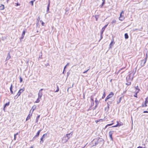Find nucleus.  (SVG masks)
I'll use <instances>...</instances> for the list:
<instances>
[{
  "label": "nucleus",
  "instance_id": "20e7f679",
  "mask_svg": "<svg viewBox=\"0 0 148 148\" xmlns=\"http://www.w3.org/2000/svg\"><path fill=\"white\" fill-rule=\"evenodd\" d=\"M68 138H67L66 136H65L63 137L62 140V142L63 143H65L68 141Z\"/></svg>",
  "mask_w": 148,
  "mask_h": 148
},
{
  "label": "nucleus",
  "instance_id": "9b49d317",
  "mask_svg": "<svg viewBox=\"0 0 148 148\" xmlns=\"http://www.w3.org/2000/svg\"><path fill=\"white\" fill-rule=\"evenodd\" d=\"M114 42L113 40L111 42L110 44V48H112V45H114Z\"/></svg>",
  "mask_w": 148,
  "mask_h": 148
},
{
  "label": "nucleus",
  "instance_id": "4468645a",
  "mask_svg": "<svg viewBox=\"0 0 148 148\" xmlns=\"http://www.w3.org/2000/svg\"><path fill=\"white\" fill-rule=\"evenodd\" d=\"M108 106L107 107H106L105 108V110H107V111H108V110H109V104H108Z\"/></svg>",
  "mask_w": 148,
  "mask_h": 148
},
{
  "label": "nucleus",
  "instance_id": "bb28decb",
  "mask_svg": "<svg viewBox=\"0 0 148 148\" xmlns=\"http://www.w3.org/2000/svg\"><path fill=\"white\" fill-rule=\"evenodd\" d=\"M49 7H47V13H48L49 12Z\"/></svg>",
  "mask_w": 148,
  "mask_h": 148
},
{
  "label": "nucleus",
  "instance_id": "4c0bfd02",
  "mask_svg": "<svg viewBox=\"0 0 148 148\" xmlns=\"http://www.w3.org/2000/svg\"><path fill=\"white\" fill-rule=\"evenodd\" d=\"M50 1H49V3H48V6H47L48 7H49L50 6Z\"/></svg>",
  "mask_w": 148,
  "mask_h": 148
},
{
  "label": "nucleus",
  "instance_id": "680f3d73",
  "mask_svg": "<svg viewBox=\"0 0 148 148\" xmlns=\"http://www.w3.org/2000/svg\"><path fill=\"white\" fill-rule=\"evenodd\" d=\"M95 102H96V103H97V99H96V100H95Z\"/></svg>",
  "mask_w": 148,
  "mask_h": 148
},
{
  "label": "nucleus",
  "instance_id": "37998d69",
  "mask_svg": "<svg viewBox=\"0 0 148 148\" xmlns=\"http://www.w3.org/2000/svg\"><path fill=\"white\" fill-rule=\"evenodd\" d=\"M137 93H136L135 95H134V96L135 97H137Z\"/></svg>",
  "mask_w": 148,
  "mask_h": 148
},
{
  "label": "nucleus",
  "instance_id": "39448f33",
  "mask_svg": "<svg viewBox=\"0 0 148 148\" xmlns=\"http://www.w3.org/2000/svg\"><path fill=\"white\" fill-rule=\"evenodd\" d=\"M43 89H41L39 91V93H38V97L39 98L41 99L42 96V91L43 90Z\"/></svg>",
  "mask_w": 148,
  "mask_h": 148
},
{
  "label": "nucleus",
  "instance_id": "0eeeda50",
  "mask_svg": "<svg viewBox=\"0 0 148 148\" xmlns=\"http://www.w3.org/2000/svg\"><path fill=\"white\" fill-rule=\"evenodd\" d=\"M114 131H110L109 132V136L111 139V140H112V134L114 133Z\"/></svg>",
  "mask_w": 148,
  "mask_h": 148
},
{
  "label": "nucleus",
  "instance_id": "ddd939ff",
  "mask_svg": "<svg viewBox=\"0 0 148 148\" xmlns=\"http://www.w3.org/2000/svg\"><path fill=\"white\" fill-rule=\"evenodd\" d=\"M146 60L145 59V60H143L141 61V63L143 64V65H144V64H145V63L146 62Z\"/></svg>",
  "mask_w": 148,
  "mask_h": 148
},
{
  "label": "nucleus",
  "instance_id": "f704fd0d",
  "mask_svg": "<svg viewBox=\"0 0 148 148\" xmlns=\"http://www.w3.org/2000/svg\"><path fill=\"white\" fill-rule=\"evenodd\" d=\"M113 124V123H112L111 124H108L107 125V126H110L112 125Z\"/></svg>",
  "mask_w": 148,
  "mask_h": 148
},
{
  "label": "nucleus",
  "instance_id": "2eb2a0df",
  "mask_svg": "<svg viewBox=\"0 0 148 148\" xmlns=\"http://www.w3.org/2000/svg\"><path fill=\"white\" fill-rule=\"evenodd\" d=\"M9 102L8 103H6L5 104V105H4V108L3 109V110H4V111H5V107L7 106H9Z\"/></svg>",
  "mask_w": 148,
  "mask_h": 148
},
{
  "label": "nucleus",
  "instance_id": "f8f14e48",
  "mask_svg": "<svg viewBox=\"0 0 148 148\" xmlns=\"http://www.w3.org/2000/svg\"><path fill=\"white\" fill-rule=\"evenodd\" d=\"M42 130H39L38 132H37V133L36 134V135L35 136V137H37L40 134V132Z\"/></svg>",
  "mask_w": 148,
  "mask_h": 148
},
{
  "label": "nucleus",
  "instance_id": "338daca9",
  "mask_svg": "<svg viewBox=\"0 0 148 148\" xmlns=\"http://www.w3.org/2000/svg\"><path fill=\"white\" fill-rule=\"evenodd\" d=\"M17 5H18V3H17Z\"/></svg>",
  "mask_w": 148,
  "mask_h": 148
},
{
  "label": "nucleus",
  "instance_id": "1a4fd4ad",
  "mask_svg": "<svg viewBox=\"0 0 148 148\" xmlns=\"http://www.w3.org/2000/svg\"><path fill=\"white\" fill-rule=\"evenodd\" d=\"M71 134V135H72V134L71 133L69 134H67L66 135V136L67 137V138H68V140L70 138V137L69 136V135Z\"/></svg>",
  "mask_w": 148,
  "mask_h": 148
},
{
  "label": "nucleus",
  "instance_id": "dca6fc26",
  "mask_svg": "<svg viewBox=\"0 0 148 148\" xmlns=\"http://www.w3.org/2000/svg\"><path fill=\"white\" fill-rule=\"evenodd\" d=\"M25 32L24 31L23 32V33H22V36L21 38V39H23L24 37V35L25 34Z\"/></svg>",
  "mask_w": 148,
  "mask_h": 148
},
{
  "label": "nucleus",
  "instance_id": "c85d7f7f",
  "mask_svg": "<svg viewBox=\"0 0 148 148\" xmlns=\"http://www.w3.org/2000/svg\"><path fill=\"white\" fill-rule=\"evenodd\" d=\"M39 117H40V115H39L37 117V118H36V122H37L38 120V119L39 118Z\"/></svg>",
  "mask_w": 148,
  "mask_h": 148
},
{
  "label": "nucleus",
  "instance_id": "864d4df0",
  "mask_svg": "<svg viewBox=\"0 0 148 148\" xmlns=\"http://www.w3.org/2000/svg\"><path fill=\"white\" fill-rule=\"evenodd\" d=\"M143 112L144 113H148V111H144Z\"/></svg>",
  "mask_w": 148,
  "mask_h": 148
},
{
  "label": "nucleus",
  "instance_id": "c756f323",
  "mask_svg": "<svg viewBox=\"0 0 148 148\" xmlns=\"http://www.w3.org/2000/svg\"><path fill=\"white\" fill-rule=\"evenodd\" d=\"M116 21L115 20H113L112 21V24H113V23H116Z\"/></svg>",
  "mask_w": 148,
  "mask_h": 148
},
{
  "label": "nucleus",
  "instance_id": "f3484780",
  "mask_svg": "<svg viewBox=\"0 0 148 148\" xmlns=\"http://www.w3.org/2000/svg\"><path fill=\"white\" fill-rule=\"evenodd\" d=\"M148 102V101L147 100V98H146L145 99V107H146L147 106L146 103H147Z\"/></svg>",
  "mask_w": 148,
  "mask_h": 148
},
{
  "label": "nucleus",
  "instance_id": "a19ab883",
  "mask_svg": "<svg viewBox=\"0 0 148 148\" xmlns=\"http://www.w3.org/2000/svg\"><path fill=\"white\" fill-rule=\"evenodd\" d=\"M91 100H92V101H94V100H93V98L92 97H91Z\"/></svg>",
  "mask_w": 148,
  "mask_h": 148
},
{
  "label": "nucleus",
  "instance_id": "0e129e2a",
  "mask_svg": "<svg viewBox=\"0 0 148 148\" xmlns=\"http://www.w3.org/2000/svg\"><path fill=\"white\" fill-rule=\"evenodd\" d=\"M40 19V18L39 17L37 19L38 20H39Z\"/></svg>",
  "mask_w": 148,
  "mask_h": 148
},
{
  "label": "nucleus",
  "instance_id": "69168bd1",
  "mask_svg": "<svg viewBox=\"0 0 148 148\" xmlns=\"http://www.w3.org/2000/svg\"><path fill=\"white\" fill-rule=\"evenodd\" d=\"M9 0H7V2H8Z\"/></svg>",
  "mask_w": 148,
  "mask_h": 148
},
{
  "label": "nucleus",
  "instance_id": "b1692460",
  "mask_svg": "<svg viewBox=\"0 0 148 148\" xmlns=\"http://www.w3.org/2000/svg\"><path fill=\"white\" fill-rule=\"evenodd\" d=\"M43 139L42 138H40V143L41 144H42V143H43Z\"/></svg>",
  "mask_w": 148,
  "mask_h": 148
},
{
  "label": "nucleus",
  "instance_id": "4d7b16f0",
  "mask_svg": "<svg viewBox=\"0 0 148 148\" xmlns=\"http://www.w3.org/2000/svg\"><path fill=\"white\" fill-rule=\"evenodd\" d=\"M69 64V63H68L66 65V66H67Z\"/></svg>",
  "mask_w": 148,
  "mask_h": 148
},
{
  "label": "nucleus",
  "instance_id": "6e6552de",
  "mask_svg": "<svg viewBox=\"0 0 148 148\" xmlns=\"http://www.w3.org/2000/svg\"><path fill=\"white\" fill-rule=\"evenodd\" d=\"M36 105H34L32 108L31 110L30 111V112L32 110V113H33V112H34V110L36 109Z\"/></svg>",
  "mask_w": 148,
  "mask_h": 148
},
{
  "label": "nucleus",
  "instance_id": "473e14b6",
  "mask_svg": "<svg viewBox=\"0 0 148 148\" xmlns=\"http://www.w3.org/2000/svg\"><path fill=\"white\" fill-rule=\"evenodd\" d=\"M59 90V88L58 87V86H57V90L55 91V92H58Z\"/></svg>",
  "mask_w": 148,
  "mask_h": 148
},
{
  "label": "nucleus",
  "instance_id": "cd10ccee",
  "mask_svg": "<svg viewBox=\"0 0 148 148\" xmlns=\"http://www.w3.org/2000/svg\"><path fill=\"white\" fill-rule=\"evenodd\" d=\"M19 79H20V83H21L23 81V79L21 77H20V78H19Z\"/></svg>",
  "mask_w": 148,
  "mask_h": 148
},
{
  "label": "nucleus",
  "instance_id": "09e8293b",
  "mask_svg": "<svg viewBox=\"0 0 148 148\" xmlns=\"http://www.w3.org/2000/svg\"><path fill=\"white\" fill-rule=\"evenodd\" d=\"M10 56H9V57H8L7 58V59H8V60L10 58Z\"/></svg>",
  "mask_w": 148,
  "mask_h": 148
},
{
  "label": "nucleus",
  "instance_id": "3c124183",
  "mask_svg": "<svg viewBox=\"0 0 148 148\" xmlns=\"http://www.w3.org/2000/svg\"><path fill=\"white\" fill-rule=\"evenodd\" d=\"M139 148H146L145 147H142L139 146Z\"/></svg>",
  "mask_w": 148,
  "mask_h": 148
},
{
  "label": "nucleus",
  "instance_id": "423d86ee",
  "mask_svg": "<svg viewBox=\"0 0 148 148\" xmlns=\"http://www.w3.org/2000/svg\"><path fill=\"white\" fill-rule=\"evenodd\" d=\"M24 88L20 89L17 94L18 96H19L21 94L24 90Z\"/></svg>",
  "mask_w": 148,
  "mask_h": 148
},
{
  "label": "nucleus",
  "instance_id": "ea45409f",
  "mask_svg": "<svg viewBox=\"0 0 148 148\" xmlns=\"http://www.w3.org/2000/svg\"><path fill=\"white\" fill-rule=\"evenodd\" d=\"M147 53L146 55V57H145V59L147 60Z\"/></svg>",
  "mask_w": 148,
  "mask_h": 148
},
{
  "label": "nucleus",
  "instance_id": "a878e982",
  "mask_svg": "<svg viewBox=\"0 0 148 148\" xmlns=\"http://www.w3.org/2000/svg\"><path fill=\"white\" fill-rule=\"evenodd\" d=\"M106 96V94H105V91L103 92V96L102 97V98L103 99Z\"/></svg>",
  "mask_w": 148,
  "mask_h": 148
},
{
  "label": "nucleus",
  "instance_id": "49530a36",
  "mask_svg": "<svg viewBox=\"0 0 148 148\" xmlns=\"http://www.w3.org/2000/svg\"><path fill=\"white\" fill-rule=\"evenodd\" d=\"M89 70V69H88V70H86V71H85L84 72H83V73H86V72H87L88 71V70Z\"/></svg>",
  "mask_w": 148,
  "mask_h": 148
},
{
  "label": "nucleus",
  "instance_id": "13d9d810",
  "mask_svg": "<svg viewBox=\"0 0 148 148\" xmlns=\"http://www.w3.org/2000/svg\"><path fill=\"white\" fill-rule=\"evenodd\" d=\"M132 125H133V120H132Z\"/></svg>",
  "mask_w": 148,
  "mask_h": 148
},
{
  "label": "nucleus",
  "instance_id": "7ed1b4c3",
  "mask_svg": "<svg viewBox=\"0 0 148 148\" xmlns=\"http://www.w3.org/2000/svg\"><path fill=\"white\" fill-rule=\"evenodd\" d=\"M114 95V93L112 92H110L109 94L106 98L105 101H106V100L109 99L112 97Z\"/></svg>",
  "mask_w": 148,
  "mask_h": 148
},
{
  "label": "nucleus",
  "instance_id": "774afa93",
  "mask_svg": "<svg viewBox=\"0 0 148 148\" xmlns=\"http://www.w3.org/2000/svg\"><path fill=\"white\" fill-rule=\"evenodd\" d=\"M37 32H38V31Z\"/></svg>",
  "mask_w": 148,
  "mask_h": 148
},
{
  "label": "nucleus",
  "instance_id": "c03bdc74",
  "mask_svg": "<svg viewBox=\"0 0 148 148\" xmlns=\"http://www.w3.org/2000/svg\"><path fill=\"white\" fill-rule=\"evenodd\" d=\"M42 26H44V25H45V23L43 22H42Z\"/></svg>",
  "mask_w": 148,
  "mask_h": 148
},
{
  "label": "nucleus",
  "instance_id": "aec40b11",
  "mask_svg": "<svg viewBox=\"0 0 148 148\" xmlns=\"http://www.w3.org/2000/svg\"><path fill=\"white\" fill-rule=\"evenodd\" d=\"M31 115L30 116V114H29L27 117L26 119V121H27L28 120H29V119H30L31 117Z\"/></svg>",
  "mask_w": 148,
  "mask_h": 148
},
{
  "label": "nucleus",
  "instance_id": "79ce46f5",
  "mask_svg": "<svg viewBox=\"0 0 148 148\" xmlns=\"http://www.w3.org/2000/svg\"><path fill=\"white\" fill-rule=\"evenodd\" d=\"M108 25V24L105 25L103 27V28H104L105 29H106V28L107 27V25Z\"/></svg>",
  "mask_w": 148,
  "mask_h": 148
},
{
  "label": "nucleus",
  "instance_id": "bf43d9fd",
  "mask_svg": "<svg viewBox=\"0 0 148 148\" xmlns=\"http://www.w3.org/2000/svg\"><path fill=\"white\" fill-rule=\"evenodd\" d=\"M108 126H107V125H106L105 126V128H104V129H106Z\"/></svg>",
  "mask_w": 148,
  "mask_h": 148
},
{
  "label": "nucleus",
  "instance_id": "e2e57ef3",
  "mask_svg": "<svg viewBox=\"0 0 148 148\" xmlns=\"http://www.w3.org/2000/svg\"><path fill=\"white\" fill-rule=\"evenodd\" d=\"M33 146H31V147H30L29 148H33Z\"/></svg>",
  "mask_w": 148,
  "mask_h": 148
},
{
  "label": "nucleus",
  "instance_id": "c9c22d12",
  "mask_svg": "<svg viewBox=\"0 0 148 148\" xmlns=\"http://www.w3.org/2000/svg\"><path fill=\"white\" fill-rule=\"evenodd\" d=\"M47 135V134H44L42 136V138H43V139L45 137V135Z\"/></svg>",
  "mask_w": 148,
  "mask_h": 148
},
{
  "label": "nucleus",
  "instance_id": "5fc2aeb1",
  "mask_svg": "<svg viewBox=\"0 0 148 148\" xmlns=\"http://www.w3.org/2000/svg\"><path fill=\"white\" fill-rule=\"evenodd\" d=\"M66 66H65L64 67V69L66 68ZM64 73V71H63V73Z\"/></svg>",
  "mask_w": 148,
  "mask_h": 148
},
{
  "label": "nucleus",
  "instance_id": "58836bf2",
  "mask_svg": "<svg viewBox=\"0 0 148 148\" xmlns=\"http://www.w3.org/2000/svg\"><path fill=\"white\" fill-rule=\"evenodd\" d=\"M104 1H103L101 5V7H102L104 5Z\"/></svg>",
  "mask_w": 148,
  "mask_h": 148
},
{
  "label": "nucleus",
  "instance_id": "4be33fe9",
  "mask_svg": "<svg viewBox=\"0 0 148 148\" xmlns=\"http://www.w3.org/2000/svg\"><path fill=\"white\" fill-rule=\"evenodd\" d=\"M39 99H40L38 97V98L37 99L36 101L35 102V103H39L40 101V100H39Z\"/></svg>",
  "mask_w": 148,
  "mask_h": 148
},
{
  "label": "nucleus",
  "instance_id": "412c9836",
  "mask_svg": "<svg viewBox=\"0 0 148 148\" xmlns=\"http://www.w3.org/2000/svg\"><path fill=\"white\" fill-rule=\"evenodd\" d=\"M125 39H127L128 38V36L127 33L125 34Z\"/></svg>",
  "mask_w": 148,
  "mask_h": 148
},
{
  "label": "nucleus",
  "instance_id": "f03ea898",
  "mask_svg": "<svg viewBox=\"0 0 148 148\" xmlns=\"http://www.w3.org/2000/svg\"><path fill=\"white\" fill-rule=\"evenodd\" d=\"M124 13L123 11H122L120 14V16L119 18V20L122 21L125 18L124 16Z\"/></svg>",
  "mask_w": 148,
  "mask_h": 148
},
{
  "label": "nucleus",
  "instance_id": "393cba45",
  "mask_svg": "<svg viewBox=\"0 0 148 148\" xmlns=\"http://www.w3.org/2000/svg\"><path fill=\"white\" fill-rule=\"evenodd\" d=\"M121 99H122V97H120L119 99V101H117V103H119L121 102Z\"/></svg>",
  "mask_w": 148,
  "mask_h": 148
},
{
  "label": "nucleus",
  "instance_id": "f257e3e1",
  "mask_svg": "<svg viewBox=\"0 0 148 148\" xmlns=\"http://www.w3.org/2000/svg\"><path fill=\"white\" fill-rule=\"evenodd\" d=\"M133 75L130 74L129 75L126 77V79L127 82L132 81L133 79Z\"/></svg>",
  "mask_w": 148,
  "mask_h": 148
},
{
  "label": "nucleus",
  "instance_id": "6ab92c4d",
  "mask_svg": "<svg viewBox=\"0 0 148 148\" xmlns=\"http://www.w3.org/2000/svg\"><path fill=\"white\" fill-rule=\"evenodd\" d=\"M105 29L103 27L101 30V35H102V34H103V32L105 30Z\"/></svg>",
  "mask_w": 148,
  "mask_h": 148
},
{
  "label": "nucleus",
  "instance_id": "de8ad7c7",
  "mask_svg": "<svg viewBox=\"0 0 148 148\" xmlns=\"http://www.w3.org/2000/svg\"><path fill=\"white\" fill-rule=\"evenodd\" d=\"M101 120V119L100 120H96L95 121V122L96 123H98V122H99V121H100Z\"/></svg>",
  "mask_w": 148,
  "mask_h": 148
},
{
  "label": "nucleus",
  "instance_id": "052dcab7",
  "mask_svg": "<svg viewBox=\"0 0 148 148\" xmlns=\"http://www.w3.org/2000/svg\"><path fill=\"white\" fill-rule=\"evenodd\" d=\"M101 39H102V35H101Z\"/></svg>",
  "mask_w": 148,
  "mask_h": 148
},
{
  "label": "nucleus",
  "instance_id": "5701e85b",
  "mask_svg": "<svg viewBox=\"0 0 148 148\" xmlns=\"http://www.w3.org/2000/svg\"><path fill=\"white\" fill-rule=\"evenodd\" d=\"M117 123H118V125L119 127L120 126H122V125H123V123H119L118 122H117Z\"/></svg>",
  "mask_w": 148,
  "mask_h": 148
},
{
  "label": "nucleus",
  "instance_id": "2f4dec72",
  "mask_svg": "<svg viewBox=\"0 0 148 148\" xmlns=\"http://www.w3.org/2000/svg\"><path fill=\"white\" fill-rule=\"evenodd\" d=\"M29 3L30 4H31L32 5H33V1H31Z\"/></svg>",
  "mask_w": 148,
  "mask_h": 148
},
{
  "label": "nucleus",
  "instance_id": "a211bd4d",
  "mask_svg": "<svg viewBox=\"0 0 148 148\" xmlns=\"http://www.w3.org/2000/svg\"><path fill=\"white\" fill-rule=\"evenodd\" d=\"M12 84L11 85V86L10 88V92H11V93H12V94H13V91L12 90Z\"/></svg>",
  "mask_w": 148,
  "mask_h": 148
},
{
  "label": "nucleus",
  "instance_id": "7c9ffc66",
  "mask_svg": "<svg viewBox=\"0 0 148 148\" xmlns=\"http://www.w3.org/2000/svg\"><path fill=\"white\" fill-rule=\"evenodd\" d=\"M140 91V90L139 89H138L136 91V93L137 94V93H138Z\"/></svg>",
  "mask_w": 148,
  "mask_h": 148
},
{
  "label": "nucleus",
  "instance_id": "a18cd8bd",
  "mask_svg": "<svg viewBox=\"0 0 148 148\" xmlns=\"http://www.w3.org/2000/svg\"><path fill=\"white\" fill-rule=\"evenodd\" d=\"M142 107H145V103H143L142 104Z\"/></svg>",
  "mask_w": 148,
  "mask_h": 148
},
{
  "label": "nucleus",
  "instance_id": "603ef678",
  "mask_svg": "<svg viewBox=\"0 0 148 148\" xmlns=\"http://www.w3.org/2000/svg\"><path fill=\"white\" fill-rule=\"evenodd\" d=\"M16 140V136H15V135H14V140Z\"/></svg>",
  "mask_w": 148,
  "mask_h": 148
},
{
  "label": "nucleus",
  "instance_id": "8fccbe9b",
  "mask_svg": "<svg viewBox=\"0 0 148 148\" xmlns=\"http://www.w3.org/2000/svg\"><path fill=\"white\" fill-rule=\"evenodd\" d=\"M138 86H137L136 87H135V88L136 89V90H137L138 89Z\"/></svg>",
  "mask_w": 148,
  "mask_h": 148
},
{
  "label": "nucleus",
  "instance_id": "72a5a7b5",
  "mask_svg": "<svg viewBox=\"0 0 148 148\" xmlns=\"http://www.w3.org/2000/svg\"><path fill=\"white\" fill-rule=\"evenodd\" d=\"M127 82H128V83L126 84L128 85H130L131 84V81H128Z\"/></svg>",
  "mask_w": 148,
  "mask_h": 148
},
{
  "label": "nucleus",
  "instance_id": "e433bc0d",
  "mask_svg": "<svg viewBox=\"0 0 148 148\" xmlns=\"http://www.w3.org/2000/svg\"><path fill=\"white\" fill-rule=\"evenodd\" d=\"M118 123H117V124L116 125H115V126H113L112 127H116L118 126Z\"/></svg>",
  "mask_w": 148,
  "mask_h": 148
},
{
  "label": "nucleus",
  "instance_id": "6e6d98bb",
  "mask_svg": "<svg viewBox=\"0 0 148 148\" xmlns=\"http://www.w3.org/2000/svg\"><path fill=\"white\" fill-rule=\"evenodd\" d=\"M18 133H16V134H14V135H15V136H16L17 135H18Z\"/></svg>",
  "mask_w": 148,
  "mask_h": 148
},
{
  "label": "nucleus",
  "instance_id": "9d476101",
  "mask_svg": "<svg viewBox=\"0 0 148 148\" xmlns=\"http://www.w3.org/2000/svg\"><path fill=\"white\" fill-rule=\"evenodd\" d=\"M5 9L4 5H1L0 6V10H2Z\"/></svg>",
  "mask_w": 148,
  "mask_h": 148
}]
</instances>
